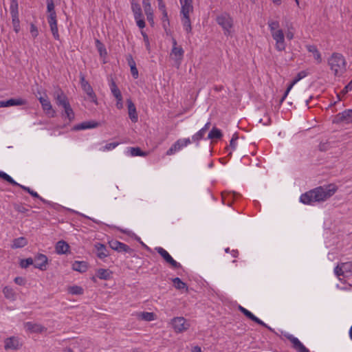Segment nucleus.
<instances>
[{
  "label": "nucleus",
  "instance_id": "f257e3e1",
  "mask_svg": "<svg viewBox=\"0 0 352 352\" xmlns=\"http://www.w3.org/2000/svg\"><path fill=\"white\" fill-rule=\"evenodd\" d=\"M338 189V186L334 184L320 186L302 194L300 201L305 204L310 205L315 202L324 201L332 197Z\"/></svg>",
  "mask_w": 352,
  "mask_h": 352
},
{
  "label": "nucleus",
  "instance_id": "f03ea898",
  "mask_svg": "<svg viewBox=\"0 0 352 352\" xmlns=\"http://www.w3.org/2000/svg\"><path fill=\"white\" fill-rule=\"evenodd\" d=\"M181 4L180 17L184 29L187 33L192 30L190 14L193 12V0H179Z\"/></svg>",
  "mask_w": 352,
  "mask_h": 352
},
{
  "label": "nucleus",
  "instance_id": "7ed1b4c3",
  "mask_svg": "<svg viewBox=\"0 0 352 352\" xmlns=\"http://www.w3.org/2000/svg\"><path fill=\"white\" fill-rule=\"evenodd\" d=\"M328 63L336 76H342L346 71V63L341 54L333 53L329 58Z\"/></svg>",
  "mask_w": 352,
  "mask_h": 352
},
{
  "label": "nucleus",
  "instance_id": "20e7f679",
  "mask_svg": "<svg viewBox=\"0 0 352 352\" xmlns=\"http://www.w3.org/2000/svg\"><path fill=\"white\" fill-rule=\"evenodd\" d=\"M217 24L221 27L223 34L226 36H232L234 20L228 12H222L216 17Z\"/></svg>",
  "mask_w": 352,
  "mask_h": 352
},
{
  "label": "nucleus",
  "instance_id": "39448f33",
  "mask_svg": "<svg viewBox=\"0 0 352 352\" xmlns=\"http://www.w3.org/2000/svg\"><path fill=\"white\" fill-rule=\"evenodd\" d=\"M162 26L166 33L167 36H170L173 42V47L171 50V52L170 54V58L174 61L176 60V39L174 38L173 35V32L170 29V22L168 17V14L165 16H162Z\"/></svg>",
  "mask_w": 352,
  "mask_h": 352
},
{
  "label": "nucleus",
  "instance_id": "423d86ee",
  "mask_svg": "<svg viewBox=\"0 0 352 352\" xmlns=\"http://www.w3.org/2000/svg\"><path fill=\"white\" fill-rule=\"evenodd\" d=\"M131 10L138 27L140 29H143L145 27L146 23L140 5L138 3L132 2Z\"/></svg>",
  "mask_w": 352,
  "mask_h": 352
},
{
  "label": "nucleus",
  "instance_id": "0eeeda50",
  "mask_svg": "<svg viewBox=\"0 0 352 352\" xmlns=\"http://www.w3.org/2000/svg\"><path fill=\"white\" fill-rule=\"evenodd\" d=\"M80 85L82 90L87 94L88 99L94 104H98L97 97L94 93L92 87L88 81L85 80L83 74L80 75Z\"/></svg>",
  "mask_w": 352,
  "mask_h": 352
},
{
  "label": "nucleus",
  "instance_id": "6e6552de",
  "mask_svg": "<svg viewBox=\"0 0 352 352\" xmlns=\"http://www.w3.org/2000/svg\"><path fill=\"white\" fill-rule=\"evenodd\" d=\"M272 38L275 41V49L278 52H283L286 48L285 34L283 30L271 33Z\"/></svg>",
  "mask_w": 352,
  "mask_h": 352
},
{
  "label": "nucleus",
  "instance_id": "1a4fd4ad",
  "mask_svg": "<svg viewBox=\"0 0 352 352\" xmlns=\"http://www.w3.org/2000/svg\"><path fill=\"white\" fill-rule=\"evenodd\" d=\"M22 346V342L19 338L16 336H10L4 340V349L6 351H16Z\"/></svg>",
  "mask_w": 352,
  "mask_h": 352
},
{
  "label": "nucleus",
  "instance_id": "9d476101",
  "mask_svg": "<svg viewBox=\"0 0 352 352\" xmlns=\"http://www.w3.org/2000/svg\"><path fill=\"white\" fill-rule=\"evenodd\" d=\"M285 337L291 342L292 347L298 352H310L309 350L296 337L289 333L285 334Z\"/></svg>",
  "mask_w": 352,
  "mask_h": 352
},
{
  "label": "nucleus",
  "instance_id": "9b49d317",
  "mask_svg": "<svg viewBox=\"0 0 352 352\" xmlns=\"http://www.w3.org/2000/svg\"><path fill=\"white\" fill-rule=\"evenodd\" d=\"M109 245L112 250L118 252L131 253L133 252V250L129 245L117 240L109 241Z\"/></svg>",
  "mask_w": 352,
  "mask_h": 352
},
{
  "label": "nucleus",
  "instance_id": "f8f14e48",
  "mask_svg": "<svg viewBox=\"0 0 352 352\" xmlns=\"http://www.w3.org/2000/svg\"><path fill=\"white\" fill-rule=\"evenodd\" d=\"M38 99L45 113L50 117L54 118L56 116V111L53 109L52 104L48 98L47 96L45 98L41 96Z\"/></svg>",
  "mask_w": 352,
  "mask_h": 352
},
{
  "label": "nucleus",
  "instance_id": "ddd939ff",
  "mask_svg": "<svg viewBox=\"0 0 352 352\" xmlns=\"http://www.w3.org/2000/svg\"><path fill=\"white\" fill-rule=\"evenodd\" d=\"M238 309L250 320L254 321L256 324H260L268 329H271V328L270 327H268L267 324H265L264 322H263L258 318L255 316L252 312H250V311H248L247 309L244 308L241 305H239Z\"/></svg>",
  "mask_w": 352,
  "mask_h": 352
},
{
  "label": "nucleus",
  "instance_id": "4468645a",
  "mask_svg": "<svg viewBox=\"0 0 352 352\" xmlns=\"http://www.w3.org/2000/svg\"><path fill=\"white\" fill-rule=\"evenodd\" d=\"M238 309L250 320L254 321L256 324H260L268 329H271V328L270 327H268L267 324H265L264 322H263L258 318L255 316L252 312H250V311H248L247 309L244 308L241 305H239Z\"/></svg>",
  "mask_w": 352,
  "mask_h": 352
},
{
  "label": "nucleus",
  "instance_id": "2eb2a0df",
  "mask_svg": "<svg viewBox=\"0 0 352 352\" xmlns=\"http://www.w3.org/2000/svg\"><path fill=\"white\" fill-rule=\"evenodd\" d=\"M238 309L250 320L254 321L256 324H260L268 329H271V328L270 327H268L267 324H265L264 322H263L258 318L255 316L252 312H250V311H248L247 309L244 308L241 305H239Z\"/></svg>",
  "mask_w": 352,
  "mask_h": 352
},
{
  "label": "nucleus",
  "instance_id": "dca6fc26",
  "mask_svg": "<svg viewBox=\"0 0 352 352\" xmlns=\"http://www.w3.org/2000/svg\"><path fill=\"white\" fill-rule=\"evenodd\" d=\"M335 122L337 123H352V109H346L341 113H338L336 116Z\"/></svg>",
  "mask_w": 352,
  "mask_h": 352
},
{
  "label": "nucleus",
  "instance_id": "f3484780",
  "mask_svg": "<svg viewBox=\"0 0 352 352\" xmlns=\"http://www.w3.org/2000/svg\"><path fill=\"white\" fill-rule=\"evenodd\" d=\"M47 261V257L45 254H37L34 258V267L38 268L41 270H45L46 269Z\"/></svg>",
  "mask_w": 352,
  "mask_h": 352
},
{
  "label": "nucleus",
  "instance_id": "a211bd4d",
  "mask_svg": "<svg viewBox=\"0 0 352 352\" xmlns=\"http://www.w3.org/2000/svg\"><path fill=\"white\" fill-rule=\"evenodd\" d=\"M155 250L167 263L170 264L173 267H176V261L173 258L166 250L162 247H157Z\"/></svg>",
  "mask_w": 352,
  "mask_h": 352
},
{
  "label": "nucleus",
  "instance_id": "6ab92c4d",
  "mask_svg": "<svg viewBox=\"0 0 352 352\" xmlns=\"http://www.w3.org/2000/svg\"><path fill=\"white\" fill-rule=\"evenodd\" d=\"M55 100L58 106L62 107H65L69 104L67 96L62 90H58L55 93Z\"/></svg>",
  "mask_w": 352,
  "mask_h": 352
},
{
  "label": "nucleus",
  "instance_id": "aec40b11",
  "mask_svg": "<svg viewBox=\"0 0 352 352\" xmlns=\"http://www.w3.org/2000/svg\"><path fill=\"white\" fill-rule=\"evenodd\" d=\"M25 327L32 333H43L47 331V329L43 325L31 322H26Z\"/></svg>",
  "mask_w": 352,
  "mask_h": 352
},
{
  "label": "nucleus",
  "instance_id": "412c9836",
  "mask_svg": "<svg viewBox=\"0 0 352 352\" xmlns=\"http://www.w3.org/2000/svg\"><path fill=\"white\" fill-rule=\"evenodd\" d=\"M100 125V123L96 121H87L83 122L80 124H78L74 126V129L76 131L79 130H85V129H94L96 128Z\"/></svg>",
  "mask_w": 352,
  "mask_h": 352
},
{
  "label": "nucleus",
  "instance_id": "4be33fe9",
  "mask_svg": "<svg viewBox=\"0 0 352 352\" xmlns=\"http://www.w3.org/2000/svg\"><path fill=\"white\" fill-rule=\"evenodd\" d=\"M47 22L49 23L50 30L53 35V37L55 40L58 41L60 39V35L58 33V25H57V19H47Z\"/></svg>",
  "mask_w": 352,
  "mask_h": 352
},
{
  "label": "nucleus",
  "instance_id": "5701e85b",
  "mask_svg": "<svg viewBox=\"0 0 352 352\" xmlns=\"http://www.w3.org/2000/svg\"><path fill=\"white\" fill-rule=\"evenodd\" d=\"M129 116L133 122H136L138 119L136 107L131 100H127Z\"/></svg>",
  "mask_w": 352,
  "mask_h": 352
},
{
  "label": "nucleus",
  "instance_id": "b1692460",
  "mask_svg": "<svg viewBox=\"0 0 352 352\" xmlns=\"http://www.w3.org/2000/svg\"><path fill=\"white\" fill-rule=\"evenodd\" d=\"M95 248L96 250V255L99 258L104 259L109 256L108 250L104 244L96 243L95 244Z\"/></svg>",
  "mask_w": 352,
  "mask_h": 352
},
{
  "label": "nucleus",
  "instance_id": "393cba45",
  "mask_svg": "<svg viewBox=\"0 0 352 352\" xmlns=\"http://www.w3.org/2000/svg\"><path fill=\"white\" fill-rule=\"evenodd\" d=\"M190 327V322L184 317H177V333L186 331Z\"/></svg>",
  "mask_w": 352,
  "mask_h": 352
},
{
  "label": "nucleus",
  "instance_id": "a878e982",
  "mask_svg": "<svg viewBox=\"0 0 352 352\" xmlns=\"http://www.w3.org/2000/svg\"><path fill=\"white\" fill-rule=\"evenodd\" d=\"M56 252L58 254H66L69 249V245L64 241H59L56 245Z\"/></svg>",
  "mask_w": 352,
  "mask_h": 352
},
{
  "label": "nucleus",
  "instance_id": "bb28decb",
  "mask_svg": "<svg viewBox=\"0 0 352 352\" xmlns=\"http://www.w3.org/2000/svg\"><path fill=\"white\" fill-rule=\"evenodd\" d=\"M112 272L109 269H98L96 272V276L101 280H109L112 276Z\"/></svg>",
  "mask_w": 352,
  "mask_h": 352
},
{
  "label": "nucleus",
  "instance_id": "cd10ccee",
  "mask_svg": "<svg viewBox=\"0 0 352 352\" xmlns=\"http://www.w3.org/2000/svg\"><path fill=\"white\" fill-rule=\"evenodd\" d=\"M109 88L116 99L120 100L121 97H122V94L113 78L109 80Z\"/></svg>",
  "mask_w": 352,
  "mask_h": 352
},
{
  "label": "nucleus",
  "instance_id": "c85d7f7f",
  "mask_svg": "<svg viewBox=\"0 0 352 352\" xmlns=\"http://www.w3.org/2000/svg\"><path fill=\"white\" fill-rule=\"evenodd\" d=\"M307 50L309 52H311L314 55V59L317 61L318 63H320L322 62V57L320 52L318 51L317 47L314 45H308L306 46Z\"/></svg>",
  "mask_w": 352,
  "mask_h": 352
},
{
  "label": "nucleus",
  "instance_id": "c756f323",
  "mask_svg": "<svg viewBox=\"0 0 352 352\" xmlns=\"http://www.w3.org/2000/svg\"><path fill=\"white\" fill-rule=\"evenodd\" d=\"M47 1V12L48 13L47 19L56 18V13L55 11V6L54 0H46Z\"/></svg>",
  "mask_w": 352,
  "mask_h": 352
},
{
  "label": "nucleus",
  "instance_id": "7c9ffc66",
  "mask_svg": "<svg viewBox=\"0 0 352 352\" xmlns=\"http://www.w3.org/2000/svg\"><path fill=\"white\" fill-rule=\"evenodd\" d=\"M234 199V195L230 192H223L221 194V201L223 204L231 206Z\"/></svg>",
  "mask_w": 352,
  "mask_h": 352
},
{
  "label": "nucleus",
  "instance_id": "2f4dec72",
  "mask_svg": "<svg viewBox=\"0 0 352 352\" xmlns=\"http://www.w3.org/2000/svg\"><path fill=\"white\" fill-rule=\"evenodd\" d=\"M128 155L135 156H146V153L142 151L139 147H129L126 151Z\"/></svg>",
  "mask_w": 352,
  "mask_h": 352
},
{
  "label": "nucleus",
  "instance_id": "473e14b6",
  "mask_svg": "<svg viewBox=\"0 0 352 352\" xmlns=\"http://www.w3.org/2000/svg\"><path fill=\"white\" fill-rule=\"evenodd\" d=\"M87 268L88 265L85 261H75L72 265V269L79 272H85Z\"/></svg>",
  "mask_w": 352,
  "mask_h": 352
},
{
  "label": "nucleus",
  "instance_id": "72a5a7b5",
  "mask_svg": "<svg viewBox=\"0 0 352 352\" xmlns=\"http://www.w3.org/2000/svg\"><path fill=\"white\" fill-rule=\"evenodd\" d=\"M28 244V241L25 237H19L16 239H14L12 241V249H17V248H21L25 247Z\"/></svg>",
  "mask_w": 352,
  "mask_h": 352
},
{
  "label": "nucleus",
  "instance_id": "f704fd0d",
  "mask_svg": "<svg viewBox=\"0 0 352 352\" xmlns=\"http://www.w3.org/2000/svg\"><path fill=\"white\" fill-rule=\"evenodd\" d=\"M223 137L221 131L216 126L212 127L211 131L209 132L207 139L208 140H219Z\"/></svg>",
  "mask_w": 352,
  "mask_h": 352
},
{
  "label": "nucleus",
  "instance_id": "c9c22d12",
  "mask_svg": "<svg viewBox=\"0 0 352 352\" xmlns=\"http://www.w3.org/2000/svg\"><path fill=\"white\" fill-rule=\"evenodd\" d=\"M3 294L5 298L8 300H14L16 299V292L12 287L9 286H6L3 287Z\"/></svg>",
  "mask_w": 352,
  "mask_h": 352
},
{
  "label": "nucleus",
  "instance_id": "e433bc0d",
  "mask_svg": "<svg viewBox=\"0 0 352 352\" xmlns=\"http://www.w3.org/2000/svg\"><path fill=\"white\" fill-rule=\"evenodd\" d=\"M27 101L23 98H11L6 101V107L10 106H21L26 104Z\"/></svg>",
  "mask_w": 352,
  "mask_h": 352
},
{
  "label": "nucleus",
  "instance_id": "4c0bfd02",
  "mask_svg": "<svg viewBox=\"0 0 352 352\" xmlns=\"http://www.w3.org/2000/svg\"><path fill=\"white\" fill-rule=\"evenodd\" d=\"M307 75V72L306 71H301L297 74L291 83L288 85L287 88L289 90H291L293 86L296 84L298 81H300L303 78L306 77Z\"/></svg>",
  "mask_w": 352,
  "mask_h": 352
},
{
  "label": "nucleus",
  "instance_id": "58836bf2",
  "mask_svg": "<svg viewBox=\"0 0 352 352\" xmlns=\"http://www.w3.org/2000/svg\"><path fill=\"white\" fill-rule=\"evenodd\" d=\"M19 187H20L21 189H23V190H25L27 192H28L33 197H35V198H37V199H40L42 202H43V203H46L47 202L45 199H44L43 197H41L36 191H34L30 188H29L28 186H23V185H21V184H20L19 186Z\"/></svg>",
  "mask_w": 352,
  "mask_h": 352
},
{
  "label": "nucleus",
  "instance_id": "ea45409f",
  "mask_svg": "<svg viewBox=\"0 0 352 352\" xmlns=\"http://www.w3.org/2000/svg\"><path fill=\"white\" fill-rule=\"evenodd\" d=\"M138 318L145 321H152L155 320V315L153 312L142 311L138 314Z\"/></svg>",
  "mask_w": 352,
  "mask_h": 352
},
{
  "label": "nucleus",
  "instance_id": "a19ab883",
  "mask_svg": "<svg viewBox=\"0 0 352 352\" xmlns=\"http://www.w3.org/2000/svg\"><path fill=\"white\" fill-rule=\"evenodd\" d=\"M64 109V114L63 115L64 117L67 118L69 121H72L74 119V113L73 109L71 107L70 104L68 105L63 107Z\"/></svg>",
  "mask_w": 352,
  "mask_h": 352
},
{
  "label": "nucleus",
  "instance_id": "79ce46f5",
  "mask_svg": "<svg viewBox=\"0 0 352 352\" xmlns=\"http://www.w3.org/2000/svg\"><path fill=\"white\" fill-rule=\"evenodd\" d=\"M267 25L270 31V33L280 30V23L277 20L269 19Z\"/></svg>",
  "mask_w": 352,
  "mask_h": 352
},
{
  "label": "nucleus",
  "instance_id": "37998d69",
  "mask_svg": "<svg viewBox=\"0 0 352 352\" xmlns=\"http://www.w3.org/2000/svg\"><path fill=\"white\" fill-rule=\"evenodd\" d=\"M10 11L11 16H19L18 0H10Z\"/></svg>",
  "mask_w": 352,
  "mask_h": 352
},
{
  "label": "nucleus",
  "instance_id": "c03bdc74",
  "mask_svg": "<svg viewBox=\"0 0 352 352\" xmlns=\"http://www.w3.org/2000/svg\"><path fill=\"white\" fill-rule=\"evenodd\" d=\"M0 178L6 181L7 182L12 184V186H19L20 185V184H19L16 181H14L9 175H8L5 172L1 171V170H0Z\"/></svg>",
  "mask_w": 352,
  "mask_h": 352
},
{
  "label": "nucleus",
  "instance_id": "a18cd8bd",
  "mask_svg": "<svg viewBox=\"0 0 352 352\" xmlns=\"http://www.w3.org/2000/svg\"><path fill=\"white\" fill-rule=\"evenodd\" d=\"M206 132L201 129L199 131H198L196 133H195L192 136V141L193 142H195L197 145H199V142L201 140L204 139L205 136Z\"/></svg>",
  "mask_w": 352,
  "mask_h": 352
},
{
  "label": "nucleus",
  "instance_id": "49530a36",
  "mask_svg": "<svg viewBox=\"0 0 352 352\" xmlns=\"http://www.w3.org/2000/svg\"><path fill=\"white\" fill-rule=\"evenodd\" d=\"M96 47L100 56H105L107 54V50L104 44L100 42L98 39L96 40Z\"/></svg>",
  "mask_w": 352,
  "mask_h": 352
},
{
  "label": "nucleus",
  "instance_id": "de8ad7c7",
  "mask_svg": "<svg viewBox=\"0 0 352 352\" xmlns=\"http://www.w3.org/2000/svg\"><path fill=\"white\" fill-rule=\"evenodd\" d=\"M142 6L146 15L153 14L150 0H142Z\"/></svg>",
  "mask_w": 352,
  "mask_h": 352
},
{
  "label": "nucleus",
  "instance_id": "09e8293b",
  "mask_svg": "<svg viewBox=\"0 0 352 352\" xmlns=\"http://www.w3.org/2000/svg\"><path fill=\"white\" fill-rule=\"evenodd\" d=\"M83 289L78 285H74L68 288V292L72 295H80L83 294Z\"/></svg>",
  "mask_w": 352,
  "mask_h": 352
},
{
  "label": "nucleus",
  "instance_id": "8fccbe9b",
  "mask_svg": "<svg viewBox=\"0 0 352 352\" xmlns=\"http://www.w3.org/2000/svg\"><path fill=\"white\" fill-rule=\"evenodd\" d=\"M239 139V135L236 133L233 134L230 141V144L226 147L227 149H231V151H234L236 148L237 143L236 141Z\"/></svg>",
  "mask_w": 352,
  "mask_h": 352
},
{
  "label": "nucleus",
  "instance_id": "3c124183",
  "mask_svg": "<svg viewBox=\"0 0 352 352\" xmlns=\"http://www.w3.org/2000/svg\"><path fill=\"white\" fill-rule=\"evenodd\" d=\"M13 206H14V209L20 213H26L29 211V209L25 207V204H23L14 203L13 204Z\"/></svg>",
  "mask_w": 352,
  "mask_h": 352
},
{
  "label": "nucleus",
  "instance_id": "603ef678",
  "mask_svg": "<svg viewBox=\"0 0 352 352\" xmlns=\"http://www.w3.org/2000/svg\"><path fill=\"white\" fill-rule=\"evenodd\" d=\"M12 23L13 25L14 30L18 33L20 30V20L19 16H12Z\"/></svg>",
  "mask_w": 352,
  "mask_h": 352
},
{
  "label": "nucleus",
  "instance_id": "864d4df0",
  "mask_svg": "<svg viewBox=\"0 0 352 352\" xmlns=\"http://www.w3.org/2000/svg\"><path fill=\"white\" fill-rule=\"evenodd\" d=\"M177 290H179L182 292V293L184 292H188L189 289L187 286L186 283L182 281L179 278L177 277Z\"/></svg>",
  "mask_w": 352,
  "mask_h": 352
},
{
  "label": "nucleus",
  "instance_id": "5fc2aeb1",
  "mask_svg": "<svg viewBox=\"0 0 352 352\" xmlns=\"http://www.w3.org/2000/svg\"><path fill=\"white\" fill-rule=\"evenodd\" d=\"M120 144V142H111L107 144L105 146L100 148V151H107L114 149L116 147H117Z\"/></svg>",
  "mask_w": 352,
  "mask_h": 352
},
{
  "label": "nucleus",
  "instance_id": "6e6d98bb",
  "mask_svg": "<svg viewBox=\"0 0 352 352\" xmlns=\"http://www.w3.org/2000/svg\"><path fill=\"white\" fill-rule=\"evenodd\" d=\"M191 141L189 138L177 140V150L182 148L190 144Z\"/></svg>",
  "mask_w": 352,
  "mask_h": 352
},
{
  "label": "nucleus",
  "instance_id": "4d7b16f0",
  "mask_svg": "<svg viewBox=\"0 0 352 352\" xmlns=\"http://www.w3.org/2000/svg\"><path fill=\"white\" fill-rule=\"evenodd\" d=\"M34 264V261L32 258H28L25 259H21L20 261V266L22 268H27L30 265Z\"/></svg>",
  "mask_w": 352,
  "mask_h": 352
},
{
  "label": "nucleus",
  "instance_id": "13d9d810",
  "mask_svg": "<svg viewBox=\"0 0 352 352\" xmlns=\"http://www.w3.org/2000/svg\"><path fill=\"white\" fill-rule=\"evenodd\" d=\"M342 270H344V272L345 273H352V263L346 262L341 263Z\"/></svg>",
  "mask_w": 352,
  "mask_h": 352
},
{
  "label": "nucleus",
  "instance_id": "bf43d9fd",
  "mask_svg": "<svg viewBox=\"0 0 352 352\" xmlns=\"http://www.w3.org/2000/svg\"><path fill=\"white\" fill-rule=\"evenodd\" d=\"M141 34L143 37L144 42L145 43L146 48L148 51H150V42L147 34L144 31L141 30Z\"/></svg>",
  "mask_w": 352,
  "mask_h": 352
},
{
  "label": "nucleus",
  "instance_id": "052dcab7",
  "mask_svg": "<svg viewBox=\"0 0 352 352\" xmlns=\"http://www.w3.org/2000/svg\"><path fill=\"white\" fill-rule=\"evenodd\" d=\"M30 32L32 36L34 38H36L38 35V28L34 23L30 24Z\"/></svg>",
  "mask_w": 352,
  "mask_h": 352
},
{
  "label": "nucleus",
  "instance_id": "680f3d73",
  "mask_svg": "<svg viewBox=\"0 0 352 352\" xmlns=\"http://www.w3.org/2000/svg\"><path fill=\"white\" fill-rule=\"evenodd\" d=\"M334 272H335V274H336L338 276H344V270H342V267L341 264H340V265H338L335 267V269H334Z\"/></svg>",
  "mask_w": 352,
  "mask_h": 352
},
{
  "label": "nucleus",
  "instance_id": "e2e57ef3",
  "mask_svg": "<svg viewBox=\"0 0 352 352\" xmlns=\"http://www.w3.org/2000/svg\"><path fill=\"white\" fill-rule=\"evenodd\" d=\"M158 8L160 11H162V16H166V15L168 14L166 10L165 4L164 3L163 1L158 2Z\"/></svg>",
  "mask_w": 352,
  "mask_h": 352
},
{
  "label": "nucleus",
  "instance_id": "0e129e2a",
  "mask_svg": "<svg viewBox=\"0 0 352 352\" xmlns=\"http://www.w3.org/2000/svg\"><path fill=\"white\" fill-rule=\"evenodd\" d=\"M126 59L129 67L136 65L135 61L134 60L131 54H128L126 57Z\"/></svg>",
  "mask_w": 352,
  "mask_h": 352
},
{
  "label": "nucleus",
  "instance_id": "69168bd1",
  "mask_svg": "<svg viewBox=\"0 0 352 352\" xmlns=\"http://www.w3.org/2000/svg\"><path fill=\"white\" fill-rule=\"evenodd\" d=\"M14 283L19 285H24L25 284V279L21 276H17L14 280Z\"/></svg>",
  "mask_w": 352,
  "mask_h": 352
},
{
  "label": "nucleus",
  "instance_id": "338daca9",
  "mask_svg": "<svg viewBox=\"0 0 352 352\" xmlns=\"http://www.w3.org/2000/svg\"><path fill=\"white\" fill-rule=\"evenodd\" d=\"M130 69H131V73L132 76L135 79L138 78V69L136 67V65L130 67Z\"/></svg>",
  "mask_w": 352,
  "mask_h": 352
},
{
  "label": "nucleus",
  "instance_id": "774afa93",
  "mask_svg": "<svg viewBox=\"0 0 352 352\" xmlns=\"http://www.w3.org/2000/svg\"><path fill=\"white\" fill-rule=\"evenodd\" d=\"M176 151V142L173 144L170 148L166 151V155H170L175 153Z\"/></svg>",
  "mask_w": 352,
  "mask_h": 352
}]
</instances>
